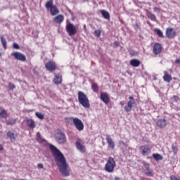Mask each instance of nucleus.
I'll use <instances>...</instances> for the list:
<instances>
[{
	"label": "nucleus",
	"mask_w": 180,
	"mask_h": 180,
	"mask_svg": "<svg viewBox=\"0 0 180 180\" xmlns=\"http://www.w3.org/2000/svg\"><path fill=\"white\" fill-rule=\"evenodd\" d=\"M8 88L11 91H13L15 89V88H16V86H15V84H13V83H9Z\"/></svg>",
	"instance_id": "obj_39"
},
{
	"label": "nucleus",
	"mask_w": 180,
	"mask_h": 180,
	"mask_svg": "<svg viewBox=\"0 0 180 180\" xmlns=\"http://www.w3.org/2000/svg\"><path fill=\"white\" fill-rule=\"evenodd\" d=\"M146 176H153V172L147 171L146 173Z\"/></svg>",
	"instance_id": "obj_43"
},
{
	"label": "nucleus",
	"mask_w": 180,
	"mask_h": 180,
	"mask_svg": "<svg viewBox=\"0 0 180 180\" xmlns=\"http://www.w3.org/2000/svg\"><path fill=\"white\" fill-rule=\"evenodd\" d=\"M84 27L85 28V27H86V26L84 25Z\"/></svg>",
	"instance_id": "obj_54"
},
{
	"label": "nucleus",
	"mask_w": 180,
	"mask_h": 180,
	"mask_svg": "<svg viewBox=\"0 0 180 180\" xmlns=\"http://www.w3.org/2000/svg\"><path fill=\"white\" fill-rule=\"evenodd\" d=\"M45 67L48 71H50V72H53V71H55L56 70V63L53 61H49L46 63Z\"/></svg>",
	"instance_id": "obj_14"
},
{
	"label": "nucleus",
	"mask_w": 180,
	"mask_h": 180,
	"mask_svg": "<svg viewBox=\"0 0 180 180\" xmlns=\"http://www.w3.org/2000/svg\"><path fill=\"white\" fill-rule=\"evenodd\" d=\"M59 172H60L62 176H70V166L68 164L65 163L58 166Z\"/></svg>",
	"instance_id": "obj_5"
},
{
	"label": "nucleus",
	"mask_w": 180,
	"mask_h": 180,
	"mask_svg": "<svg viewBox=\"0 0 180 180\" xmlns=\"http://www.w3.org/2000/svg\"><path fill=\"white\" fill-rule=\"evenodd\" d=\"M78 101L79 103H80V105H82L83 108H85L86 109L90 108L91 104L89 103V100L88 99V97H86V95H85V93L82 91H79Z\"/></svg>",
	"instance_id": "obj_2"
},
{
	"label": "nucleus",
	"mask_w": 180,
	"mask_h": 180,
	"mask_svg": "<svg viewBox=\"0 0 180 180\" xmlns=\"http://www.w3.org/2000/svg\"><path fill=\"white\" fill-rule=\"evenodd\" d=\"M105 140L108 144V147L111 148V150H115V142H113V139L110 138V135H105Z\"/></svg>",
	"instance_id": "obj_16"
},
{
	"label": "nucleus",
	"mask_w": 180,
	"mask_h": 180,
	"mask_svg": "<svg viewBox=\"0 0 180 180\" xmlns=\"http://www.w3.org/2000/svg\"><path fill=\"white\" fill-rule=\"evenodd\" d=\"M116 167V162H115V159L112 158H108V162L105 165V169L106 172L112 173L115 171V168Z\"/></svg>",
	"instance_id": "obj_3"
},
{
	"label": "nucleus",
	"mask_w": 180,
	"mask_h": 180,
	"mask_svg": "<svg viewBox=\"0 0 180 180\" xmlns=\"http://www.w3.org/2000/svg\"><path fill=\"white\" fill-rule=\"evenodd\" d=\"M120 105H122V106H123V103L122 102H120Z\"/></svg>",
	"instance_id": "obj_51"
},
{
	"label": "nucleus",
	"mask_w": 180,
	"mask_h": 180,
	"mask_svg": "<svg viewBox=\"0 0 180 180\" xmlns=\"http://www.w3.org/2000/svg\"><path fill=\"white\" fill-rule=\"evenodd\" d=\"M161 51H162V46H161V44L155 43L153 46V53L157 56L160 54Z\"/></svg>",
	"instance_id": "obj_15"
},
{
	"label": "nucleus",
	"mask_w": 180,
	"mask_h": 180,
	"mask_svg": "<svg viewBox=\"0 0 180 180\" xmlns=\"http://www.w3.org/2000/svg\"><path fill=\"white\" fill-rule=\"evenodd\" d=\"M122 144H124V141H122Z\"/></svg>",
	"instance_id": "obj_53"
},
{
	"label": "nucleus",
	"mask_w": 180,
	"mask_h": 180,
	"mask_svg": "<svg viewBox=\"0 0 180 180\" xmlns=\"http://www.w3.org/2000/svg\"><path fill=\"white\" fill-rule=\"evenodd\" d=\"M176 64H180V59H176L175 60Z\"/></svg>",
	"instance_id": "obj_48"
},
{
	"label": "nucleus",
	"mask_w": 180,
	"mask_h": 180,
	"mask_svg": "<svg viewBox=\"0 0 180 180\" xmlns=\"http://www.w3.org/2000/svg\"><path fill=\"white\" fill-rule=\"evenodd\" d=\"M170 180H180L179 177H176L175 176H171Z\"/></svg>",
	"instance_id": "obj_44"
},
{
	"label": "nucleus",
	"mask_w": 180,
	"mask_h": 180,
	"mask_svg": "<svg viewBox=\"0 0 180 180\" xmlns=\"http://www.w3.org/2000/svg\"><path fill=\"white\" fill-rule=\"evenodd\" d=\"M153 10H154L155 12H160V8H158V7H154Z\"/></svg>",
	"instance_id": "obj_47"
},
{
	"label": "nucleus",
	"mask_w": 180,
	"mask_h": 180,
	"mask_svg": "<svg viewBox=\"0 0 180 180\" xmlns=\"http://www.w3.org/2000/svg\"><path fill=\"white\" fill-rule=\"evenodd\" d=\"M65 120L67 123H68V124H70L71 126H72V124H74V121L75 120V118L72 117H70L65 118Z\"/></svg>",
	"instance_id": "obj_30"
},
{
	"label": "nucleus",
	"mask_w": 180,
	"mask_h": 180,
	"mask_svg": "<svg viewBox=\"0 0 180 180\" xmlns=\"http://www.w3.org/2000/svg\"><path fill=\"white\" fill-rule=\"evenodd\" d=\"M37 141L38 143H43V141H44V139H43L41 135H40V132L37 133Z\"/></svg>",
	"instance_id": "obj_34"
},
{
	"label": "nucleus",
	"mask_w": 180,
	"mask_h": 180,
	"mask_svg": "<svg viewBox=\"0 0 180 180\" xmlns=\"http://www.w3.org/2000/svg\"><path fill=\"white\" fill-rule=\"evenodd\" d=\"M147 15L148 19H150V20H153V22H155V20H157L155 15L153 14L151 12H148Z\"/></svg>",
	"instance_id": "obj_29"
},
{
	"label": "nucleus",
	"mask_w": 180,
	"mask_h": 180,
	"mask_svg": "<svg viewBox=\"0 0 180 180\" xmlns=\"http://www.w3.org/2000/svg\"><path fill=\"white\" fill-rule=\"evenodd\" d=\"M114 180H120V177H117V176H115V177L114 178Z\"/></svg>",
	"instance_id": "obj_50"
},
{
	"label": "nucleus",
	"mask_w": 180,
	"mask_h": 180,
	"mask_svg": "<svg viewBox=\"0 0 180 180\" xmlns=\"http://www.w3.org/2000/svg\"><path fill=\"white\" fill-rule=\"evenodd\" d=\"M49 9L51 15H52V16H55V15H58V13H60V11L58 10V8H57V6H53L51 8Z\"/></svg>",
	"instance_id": "obj_22"
},
{
	"label": "nucleus",
	"mask_w": 180,
	"mask_h": 180,
	"mask_svg": "<svg viewBox=\"0 0 180 180\" xmlns=\"http://www.w3.org/2000/svg\"><path fill=\"white\" fill-rule=\"evenodd\" d=\"M66 32L69 36H75L77 34V28L72 23L66 25Z\"/></svg>",
	"instance_id": "obj_7"
},
{
	"label": "nucleus",
	"mask_w": 180,
	"mask_h": 180,
	"mask_svg": "<svg viewBox=\"0 0 180 180\" xmlns=\"http://www.w3.org/2000/svg\"><path fill=\"white\" fill-rule=\"evenodd\" d=\"M13 49H15L16 50H19V49H20V47L19 46V44H18L16 43H14L13 44Z\"/></svg>",
	"instance_id": "obj_42"
},
{
	"label": "nucleus",
	"mask_w": 180,
	"mask_h": 180,
	"mask_svg": "<svg viewBox=\"0 0 180 180\" xmlns=\"http://www.w3.org/2000/svg\"><path fill=\"white\" fill-rule=\"evenodd\" d=\"M139 151L143 157H147L151 154V148L149 145H143L139 147Z\"/></svg>",
	"instance_id": "obj_6"
},
{
	"label": "nucleus",
	"mask_w": 180,
	"mask_h": 180,
	"mask_svg": "<svg viewBox=\"0 0 180 180\" xmlns=\"http://www.w3.org/2000/svg\"><path fill=\"white\" fill-rule=\"evenodd\" d=\"M101 13L104 19H106L107 20L110 19V14H109V12L106 10H101Z\"/></svg>",
	"instance_id": "obj_23"
},
{
	"label": "nucleus",
	"mask_w": 180,
	"mask_h": 180,
	"mask_svg": "<svg viewBox=\"0 0 180 180\" xmlns=\"http://www.w3.org/2000/svg\"><path fill=\"white\" fill-rule=\"evenodd\" d=\"M91 89L94 92H98V91H99V88L98 87V85L96 84H93L91 85Z\"/></svg>",
	"instance_id": "obj_36"
},
{
	"label": "nucleus",
	"mask_w": 180,
	"mask_h": 180,
	"mask_svg": "<svg viewBox=\"0 0 180 180\" xmlns=\"http://www.w3.org/2000/svg\"><path fill=\"white\" fill-rule=\"evenodd\" d=\"M163 79L166 82H171L172 81V77L167 71H164Z\"/></svg>",
	"instance_id": "obj_21"
},
{
	"label": "nucleus",
	"mask_w": 180,
	"mask_h": 180,
	"mask_svg": "<svg viewBox=\"0 0 180 180\" xmlns=\"http://www.w3.org/2000/svg\"><path fill=\"white\" fill-rule=\"evenodd\" d=\"M35 115L37 117H38V119H40L41 120H43V119H44V115L41 112H36Z\"/></svg>",
	"instance_id": "obj_35"
},
{
	"label": "nucleus",
	"mask_w": 180,
	"mask_h": 180,
	"mask_svg": "<svg viewBox=\"0 0 180 180\" xmlns=\"http://www.w3.org/2000/svg\"><path fill=\"white\" fill-rule=\"evenodd\" d=\"M152 157L155 161H162V160H164V158L160 153H153Z\"/></svg>",
	"instance_id": "obj_25"
},
{
	"label": "nucleus",
	"mask_w": 180,
	"mask_h": 180,
	"mask_svg": "<svg viewBox=\"0 0 180 180\" xmlns=\"http://www.w3.org/2000/svg\"><path fill=\"white\" fill-rule=\"evenodd\" d=\"M7 124L11 126H13V124H16V119L11 118L6 121Z\"/></svg>",
	"instance_id": "obj_31"
},
{
	"label": "nucleus",
	"mask_w": 180,
	"mask_h": 180,
	"mask_svg": "<svg viewBox=\"0 0 180 180\" xmlns=\"http://www.w3.org/2000/svg\"><path fill=\"white\" fill-rule=\"evenodd\" d=\"M129 101H128L127 105H125L124 108L126 112H131L133 106L136 105V101L134 100V98H133V96H129Z\"/></svg>",
	"instance_id": "obj_8"
},
{
	"label": "nucleus",
	"mask_w": 180,
	"mask_h": 180,
	"mask_svg": "<svg viewBox=\"0 0 180 180\" xmlns=\"http://www.w3.org/2000/svg\"><path fill=\"white\" fill-rule=\"evenodd\" d=\"M27 125L30 129H34V127H36V124H35L34 121L33 120H32V119L27 120Z\"/></svg>",
	"instance_id": "obj_26"
},
{
	"label": "nucleus",
	"mask_w": 180,
	"mask_h": 180,
	"mask_svg": "<svg viewBox=\"0 0 180 180\" xmlns=\"http://www.w3.org/2000/svg\"><path fill=\"white\" fill-rule=\"evenodd\" d=\"M157 127H159V129H165V127H167V120L164 119L158 120L157 122Z\"/></svg>",
	"instance_id": "obj_17"
},
{
	"label": "nucleus",
	"mask_w": 180,
	"mask_h": 180,
	"mask_svg": "<svg viewBox=\"0 0 180 180\" xmlns=\"http://www.w3.org/2000/svg\"><path fill=\"white\" fill-rule=\"evenodd\" d=\"M18 132H13L12 131H8L7 132V137L10 139L11 143H15L16 141V139H18Z\"/></svg>",
	"instance_id": "obj_12"
},
{
	"label": "nucleus",
	"mask_w": 180,
	"mask_h": 180,
	"mask_svg": "<svg viewBox=\"0 0 180 180\" xmlns=\"http://www.w3.org/2000/svg\"><path fill=\"white\" fill-rule=\"evenodd\" d=\"M11 56H13L15 60H18L19 61H26V56L20 52H13L11 53Z\"/></svg>",
	"instance_id": "obj_11"
},
{
	"label": "nucleus",
	"mask_w": 180,
	"mask_h": 180,
	"mask_svg": "<svg viewBox=\"0 0 180 180\" xmlns=\"http://www.w3.org/2000/svg\"><path fill=\"white\" fill-rule=\"evenodd\" d=\"M100 99H101V101H103V102L105 103V105H108V103H109V96L106 93H101L100 96Z\"/></svg>",
	"instance_id": "obj_19"
},
{
	"label": "nucleus",
	"mask_w": 180,
	"mask_h": 180,
	"mask_svg": "<svg viewBox=\"0 0 180 180\" xmlns=\"http://www.w3.org/2000/svg\"><path fill=\"white\" fill-rule=\"evenodd\" d=\"M143 164L144 169H146V171H150V163L143 162Z\"/></svg>",
	"instance_id": "obj_37"
},
{
	"label": "nucleus",
	"mask_w": 180,
	"mask_h": 180,
	"mask_svg": "<svg viewBox=\"0 0 180 180\" xmlns=\"http://www.w3.org/2000/svg\"><path fill=\"white\" fill-rule=\"evenodd\" d=\"M74 126H75L77 130L82 131L84 130V122L78 117H75Z\"/></svg>",
	"instance_id": "obj_9"
},
{
	"label": "nucleus",
	"mask_w": 180,
	"mask_h": 180,
	"mask_svg": "<svg viewBox=\"0 0 180 180\" xmlns=\"http://www.w3.org/2000/svg\"><path fill=\"white\" fill-rule=\"evenodd\" d=\"M4 150V146L0 144V151H2Z\"/></svg>",
	"instance_id": "obj_49"
},
{
	"label": "nucleus",
	"mask_w": 180,
	"mask_h": 180,
	"mask_svg": "<svg viewBox=\"0 0 180 180\" xmlns=\"http://www.w3.org/2000/svg\"><path fill=\"white\" fill-rule=\"evenodd\" d=\"M8 117V112L5 109L0 108V118L1 119H6Z\"/></svg>",
	"instance_id": "obj_24"
},
{
	"label": "nucleus",
	"mask_w": 180,
	"mask_h": 180,
	"mask_svg": "<svg viewBox=\"0 0 180 180\" xmlns=\"http://www.w3.org/2000/svg\"><path fill=\"white\" fill-rule=\"evenodd\" d=\"M134 27L135 29V30H139V29L140 28V26L139 25V24L136 22L134 25Z\"/></svg>",
	"instance_id": "obj_45"
},
{
	"label": "nucleus",
	"mask_w": 180,
	"mask_h": 180,
	"mask_svg": "<svg viewBox=\"0 0 180 180\" xmlns=\"http://www.w3.org/2000/svg\"><path fill=\"white\" fill-rule=\"evenodd\" d=\"M172 150L175 155H176L178 154V147L172 145Z\"/></svg>",
	"instance_id": "obj_38"
},
{
	"label": "nucleus",
	"mask_w": 180,
	"mask_h": 180,
	"mask_svg": "<svg viewBox=\"0 0 180 180\" xmlns=\"http://www.w3.org/2000/svg\"><path fill=\"white\" fill-rule=\"evenodd\" d=\"M55 139L58 144H65L67 142V136H65V134L60 130H58L56 132Z\"/></svg>",
	"instance_id": "obj_4"
},
{
	"label": "nucleus",
	"mask_w": 180,
	"mask_h": 180,
	"mask_svg": "<svg viewBox=\"0 0 180 180\" xmlns=\"http://www.w3.org/2000/svg\"><path fill=\"white\" fill-rule=\"evenodd\" d=\"M130 64L132 67H139L140 65V60L137 59H132L130 61Z\"/></svg>",
	"instance_id": "obj_27"
},
{
	"label": "nucleus",
	"mask_w": 180,
	"mask_h": 180,
	"mask_svg": "<svg viewBox=\"0 0 180 180\" xmlns=\"http://www.w3.org/2000/svg\"><path fill=\"white\" fill-rule=\"evenodd\" d=\"M176 36V32L172 28H167L166 30V37L168 39H174Z\"/></svg>",
	"instance_id": "obj_13"
},
{
	"label": "nucleus",
	"mask_w": 180,
	"mask_h": 180,
	"mask_svg": "<svg viewBox=\"0 0 180 180\" xmlns=\"http://www.w3.org/2000/svg\"><path fill=\"white\" fill-rule=\"evenodd\" d=\"M55 23H58V25H61L63 22H64V15H58L54 18Z\"/></svg>",
	"instance_id": "obj_20"
},
{
	"label": "nucleus",
	"mask_w": 180,
	"mask_h": 180,
	"mask_svg": "<svg viewBox=\"0 0 180 180\" xmlns=\"http://www.w3.org/2000/svg\"><path fill=\"white\" fill-rule=\"evenodd\" d=\"M53 82L56 85H60L63 82V77L60 75H55Z\"/></svg>",
	"instance_id": "obj_18"
},
{
	"label": "nucleus",
	"mask_w": 180,
	"mask_h": 180,
	"mask_svg": "<svg viewBox=\"0 0 180 180\" xmlns=\"http://www.w3.org/2000/svg\"><path fill=\"white\" fill-rule=\"evenodd\" d=\"M155 33H157L158 36H159V37H164V33L162 32V31H161V30L156 28L155 30Z\"/></svg>",
	"instance_id": "obj_33"
},
{
	"label": "nucleus",
	"mask_w": 180,
	"mask_h": 180,
	"mask_svg": "<svg viewBox=\"0 0 180 180\" xmlns=\"http://www.w3.org/2000/svg\"><path fill=\"white\" fill-rule=\"evenodd\" d=\"M94 33H95V36H96V37H101V32L100 30H95Z\"/></svg>",
	"instance_id": "obj_40"
},
{
	"label": "nucleus",
	"mask_w": 180,
	"mask_h": 180,
	"mask_svg": "<svg viewBox=\"0 0 180 180\" xmlns=\"http://www.w3.org/2000/svg\"><path fill=\"white\" fill-rule=\"evenodd\" d=\"M76 148L80 153H86V148H85V145L84 143V141L81 139H77L76 141Z\"/></svg>",
	"instance_id": "obj_10"
},
{
	"label": "nucleus",
	"mask_w": 180,
	"mask_h": 180,
	"mask_svg": "<svg viewBox=\"0 0 180 180\" xmlns=\"http://www.w3.org/2000/svg\"><path fill=\"white\" fill-rule=\"evenodd\" d=\"M172 99H173L174 102H179V101H180V98L178 96H173Z\"/></svg>",
	"instance_id": "obj_41"
},
{
	"label": "nucleus",
	"mask_w": 180,
	"mask_h": 180,
	"mask_svg": "<svg viewBox=\"0 0 180 180\" xmlns=\"http://www.w3.org/2000/svg\"><path fill=\"white\" fill-rule=\"evenodd\" d=\"M38 168H39L40 169H43V168H44V166L43 165V164L39 163L37 165Z\"/></svg>",
	"instance_id": "obj_46"
},
{
	"label": "nucleus",
	"mask_w": 180,
	"mask_h": 180,
	"mask_svg": "<svg viewBox=\"0 0 180 180\" xmlns=\"http://www.w3.org/2000/svg\"><path fill=\"white\" fill-rule=\"evenodd\" d=\"M53 4V0H49L46 2L45 7L46 9H51L54 6Z\"/></svg>",
	"instance_id": "obj_28"
},
{
	"label": "nucleus",
	"mask_w": 180,
	"mask_h": 180,
	"mask_svg": "<svg viewBox=\"0 0 180 180\" xmlns=\"http://www.w3.org/2000/svg\"><path fill=\"white\" fill-rule=\"evenodd\" d=\"M147 24H148V25H150V22H149L148 21H147Z\"/></svg>",
	"instance_id": "obj_52"
},
{
	"label": "nucleus",
	"mask_w": 180,
	"mask_h": 180,
	"mask_svg": "<svg viewBox=\"0 0 180 180\" xmlns=\"http://www.w3.org/2000/svg\"><path fill=\"white\" fill-rule=\"evenodd\" d=\"M50 150L52 153L53 158H55V162L56 163L57 167H60L64 164H67V160L63 153L60 151L56 146L53 145H50Z\"/></svg>",
	"instance_id": "obj_1"
},
{
	"label": "nucleus",
	"mask_w": 180,
	"mask_h": 180,
	"mask_svg": "<svg viewBox=\"0 0 180 180\" xmlns=\"http://www.w3.org/2000/svg\"><path fill=\"white\" fill-rule=\"evenodd\" d=\"M1 44H3L4 49H6V39L4 36L0 37Z\"/></svg>",
	"instance_id": "obj_32"
}]
</instances>
